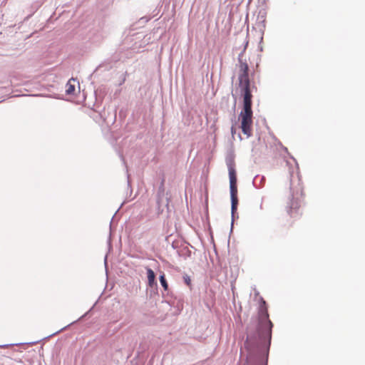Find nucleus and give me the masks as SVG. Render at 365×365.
I'll list each match as a JSON object with an SVG mask.
<instances>
[{
	"label": "nucleus",
	"instance_id": "obj_5",
	"mask_svg": "<svg viewBox=\"0 0 365 365\" xmlns=\"http://www.w3.org/2000/svg\"><path fill=\"white\" fill-rule=\"evenodd\" d=\"M230 190L232 202L231 208L232 212L233 214L235 212H236L238 205L237 182H230Z\"/></svg>",
	"mask_w": 365,
	"mask_h": 365
},
{
	"label": "nucleus",
	"instance_id": "obj_6",
	"mask_svg": "<svg viewBox=\"0 0 365 365\" xmlns=\"http://www.w3.org/2000/svg\"><path fill=\"white\" fill-rule=\"evenodd\" d=\"M147 277H148V284L150 287H153L157 285V282L155 281V274L154 272L150 269L147 267Z\"/></svg>",
	"mask_w": 365,
	"mask_h": 365
},
{
	"label": "nucleus",
	"instance_id": "obj_12",
	"mask_svg": "<svg viewBox=\"0 0 365 365\" xmlns=\"http://www.w3.org/2000/svg\"><path fill=\"white\" fill-rule=\"evenodd\" d=\"M232 133H235V130H234V128H232Z\"/></svg>",
	"mask_w": 365,
	"mask_h": 365
},
{
	"label": "nucleus",
	"instance_id": "obj_3",
	"mask_svg": "<svg viewBox=\"0 0 365 365\" xmlns=\"http://www.w3.org/2000/svg\"><path fill=\"white\" fill-rule=\"evenodd\" d=\"M258 334L263 340L270 342L273 324L269 319V314L265 301L262 298L258 311Z\"/></svg>",
	"mask_w": 365,
	"mask_h": 365
},
{
	"label": "nucleus",
	"instance_id": "obj_4",
	"mask_svg": "<svg viewBox=\"0 0 365 365\" xmlns=\"http://www.w3.org/2000/svg\"><path fill=\"white\" fill-rule=\"evenodd\" d=\"M241 121V129L242 133L247 137L252 135V108H243L239 115Z\"/></svg>",
	"mask_w": 365,
	"mask_h": 365
},
{
	"label": "nucleus",
	"instance_id": "obj_8",
	"mask_svg": "<svg viewBox=\"0 0 365 365\" xmlns=\"http://www.w3.org/2000/svg\"><path fill=\"white\" fill-rule=\"evenodd\" d=\"M72 81H75L74 79H71L68 81L66 84V92L67 94H73L75 91V86L72 83Z\"/></svg>",
	"mask_w": 365,
	"mask_h": 365
},
{
	"label": "nucleus",
	"instance_id": "obj_1",
	"mask_svg": "<svg viewBox=\"0 0 365 365\" xmlns=\"http://www.w3.org/2000/svg\"><path fill=\"white\" fill-rule=\"evenodd\" d=\"M291 197L286 206L287 214L292 218H297L302 215L299 211L304 196L303 185L299 180L291 182Z\"/></svg>",
	"mask_w": 365,
	"mask_h": 365
},
{
	"label": "nucleus",
	"instance_id": "obj_11",
	"mask_svg": "<svg viewBox=\"0 0 365 365\" xmlns=\"http://www.w3.org/2000/svg\"><path fill=\"white\" fill-rule=\"evenodd\" d=\"M232 133H235V130H234V128H232Z\"/></svg>",
	"mask_w": 365,
	"mask_h": 365
},
{
	"label": "nucleus",
	"instance_id": "obj_9",
	"mask_svg": "<svg viewBox=\"0 0 365 365\" xmlns=\"http://www.w3.org/2000/svg\"><path fill=\"white\" fill-rule=\"evenodd\" d=\"M160 282L162 287H163L164 290L167 291L168 289V284L166 281L164 274H163L160 276Z\"/></svg>",
	"mask_w": 365,
	"mask_h": 365
},
{
	"label": "nucleus",
	"instance_id": "obj_10",
	"mask_svg": "<svg viewBox=\"0 0 365 365\" xmlns=\"http://www.w3.org/2000/svg\"><path fill=\"white\" fill-rule=\"evenodd\" d=\"M185 279V283L187 284V285H190V279L187 276L185 277H184Z\"/></svg>",
	"mask_w": 365,
	"mask_h": 365
},
{
	"label": "nucleus",
	"instance_id": "obj_7",
	"mask_svg": "<svg viewBox=\"0 0 365 365\" xmlns=\"http://www.w3.org/2000/svg\"><path fill=\"white\" fill-rule=\"evenodd\" d=\"M230 182H237L236 172L232 165L228 166Z\"/></svg>",
	"mask_w": 365,
	"mask_h": 365
},
{
	"label": "nucleus",
	"instance_id": "obj_2",
	"mask_svg": "<svg viewBox=\"0 0 365 365\" xmlns=\"http://www.w3.org/2000/svg\"><path fill=\"white\" fill-rule=\"evenodd\" d=\"M249 66L246 62L240 60L239 87L243 94V108H252V88L249 78Z\"/></svg>",
	"mask_w": 365,
	"mask_h": 365
}]
</instances>
